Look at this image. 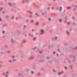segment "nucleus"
<instances>
[{
	"label": "nucleus",
	"instance_id": "f257e3e1",
	"mask_svg": "<svg viewBox=\"0 0 77 77\" xmlns=\"http://www.w3.org/2000/svg\"><path fill=\"white\" fill-rule=\"evenodd\" d=\"M11 60L12 62L13 63L16 62V60L15 59H11Z\"/></svg>",
	"mask_w": 77,
	"mask_h": 77
},
{
	"label": "nucleus",
	"instance_id": "f03ea898",
	"mask_svg": "<svg viewBox=\"0 0 77 77\" xmlns=\"http://www.w3.org/2000/svg\"><path fill=\"white\" fill-rule=\"evenodd\" d=\"M11 57L12 59H15L16 58V56L15 55H12Z\"/></svg>",
	"mask_w": 77,
	"mask_h": 77
},
{
	"label": "nucleus",
	"instance_id": "7ed1b4c3",
	"mask_svg": "<svg viewBox=\"0 0 77 77\" xmlns=\"http://www.w3.org/2000/svg\"><path fill=\"white\" fill-rule=\"evenodd\" d=\"M8 63H11L12 61V59H10V60H8Z\"/></svg>",
	"mask_w": 77,
	"mask_h": 77
},
{
	"label": "nucleus",
	"instance_id": "20e7f679",
	"mask_svg": "<svg viewBox=\"0 0 77 77\" xmlns=\"http://www.w3.org/2000/svg\"><path fill=\"white\" fill-rule=\"evenodd\" d=\"M63 72L62 71L61 72H58V74L59 75H61V74H63Z\"/></svg>",
	"mask_w": 77,
	"mask_h": 77
},
{
	"label": "nucleus",
	"instance_id": "39448f33",
	"mask_svg": "<svg viewBox=\"0 0 77 77\" xmlns=\"http://www.w3.org/2000/svg\"><path fill=\"white\" fill-rule=\"evenodd\" d=\"M49 63L50 64H51L52 63H53L52 61L51 60H50L49 62Z\"/></svg>",
	"mask_w": 77,
	"mask_h": 77
},
{
	"label": "nucleus",
	"instance_id": "423d86ee",
	"mask_svg": "<svg viewBox=\"0 0 77 77\" xmlns=\"http://www.w3.org/2000/svg\"><path fill=\"white\" fill-rule=\"evenodd\" d=\"M28 14H32V12H31L30 11H28Z\"/></svg>",
	"mask_w": 77,
	"mask_h": 77
},
{
	"label": "nucleus",
	"instance_id": "0eeeda50",
	"mask_svg": "<svg viewBox=\"0 0 77 77\" xmlns=\"http://www.w3.org/2000/svg\"><path fill=\"white\" fill-rule=\"evenodd\" d=\"M3 26H3V27H6V26H8V25L7 24H4V25Z\"/></svg>",
	"mask_w": 77,
	"mask_h": 77
},
{
	"label": "nucleus",
	"instance_id": "6e6552de",
	"mask_svg": "<svg viewBox=\"0 0 77 77\" xmlns=\"http://www.w3.org/2000/svg\"><path fill=\"white\" fill-rule=\"evenodd\" d=\"M43 33H44V30H42L41 32V34H42Z\"/></svg>",
	"mask_w": 77,
	"mask_h": 77
},
{
	"label": "nucleus",
	"instance_id": "1a4fd4ad",
	"mask_svg": "<svg viewBox=\"0 0 77 77\" xmlns=\"http://www.w3.org/2000/svg\"><path fill=\"white\" fill-rule=\"evenodd\" d=\"M42 62V61H41V60H39L38 61V63H41V62Z\"/></svg>",
	"mask_w": 77,
	"mask_h": 77
},
{
	"label": "nucleus",
	"instance_id": "9d476101",
	"mask_svg": "<svg viewBox=\"0 0 77 77\" xmlns=\"http://www.w3.org/2000/svg\"><path fill=\"white\" fill-rule=\"evenodd\" d=\"M59 22H60H60H62V20H61L60 19H59Z\"/></svg>",
	"mask_w": 77,
	"mask_h": 77
},
{
	"label": "nucleus",
	"instance_id": "9b49d317",
	"mask_svg": "<svg viewBox=\"0 0 77 77\" xmlns=\"http://www.w3.org/2000/svg\"><path fill=\"white\" fill-rule=\"evenodd\" d=\"M54 40H56L57 39V37H56L54 38Z\"/></svg>",
	"mask_w": 77,
	"mask_h": 77
},
{
	"label": "nucleus",
	"instance_id": "f8f14e48",
	"mask_svg": "<svg viewBox=\"0 0 77 77\" xmlns=\"http://www.w3.org/2000/svg\"><path fill=\"white\" fill-rule=\"evenodd\" d=\"M57 70H59L60 69V67H57Z\"/></svg>",
	"mask_w": 77,
	"mask_h": 77
},
{
	"label": "nucleus",
	"instance_id": "ddd939ff",
	"mask_svg": "<svg viewBox=\"0 0 77 77\" xmlns=\"http://www.w3.org/2000/svg\"><path fill=\"white\" fill-rule=\"evenodd\" d=\"M35 15L36 16V17H38V16H39V15H38V14H35Z\"/></svg>",
	"mask_w": 77,
	"mask_h": 77
},
{
	"label": "nucleus",
	"instance_id": "4468645a",
	"mask_svg": "<svg viewBox=\"0 0 77 77\" xmlns=\"http://www.w3.org/2000/svg\"><path fill=\"white\" fill-rule=\"evenodd\" d=\"M53 72H56V71L54 69H53Z\"/></svg>",
	"mask_w": 77,
	"mask_h": 77
},
{
	"label": "nucleus",
	"instance_id": "2eb2a0df",
	"mask_svg": "<svg viewBox=\"0 0 77 77\" xmlns=\"http://www.w3.org/2000/svg\"><path fill=\"white\" fill-rule=\"evenodd\" d=\"M2 21V18L0 17V21Z\"/></svg>",
	"mask_w": 77,
	"mask_h": 77
},
{
	"label": "nucleus",
	"instance_id": "dca6fc26",
	"mask_svg": "<svg viewBox=\"0 0 77 77\" xmlns=\"http://www.w3.org/2000/svg\"><path fill=\"white\" fill-rule=\"evenodd\" d=\"M67 9H70V7H67Z\"/></svg>",
	"mask_w": 77,
	"mask_h": 77
},
{
	"label": "nucleus",
	"instance_id": "f3484780",
	"mask_svg": "<svg viewBox=\"0 0 77 77\" xmlns=\"http://www.w3.org/2000/svg\"><path fill=\"white\" fill-rule=\"evenodd\" d=\"M6 17L7 18H9V16H6Z\"/></svg>",
	"mask_w": 77,
	"mask_h": 77
},
{
	"label": "nucleus",
	"instance_id": "a211bd4d",
	"mask_svg": "<svg viewBox=\"0 0 77 77\" xmlns=\"http://www.w3.org/2000/svg\"><path fill=\"white\" fill-rule=\"evenodd\" d=\"M64 68H65V69H67V67H66V66H65V67H64Z\"/></svg>",
	"mask_w": 77,
	"mask_h": 77
},
{
	"label": "nucleus",
	"instance_id": "6ab92c4d",
	"mask_svg": "<svg viewBox=\"0 0 77 77\" xmlns=\"http://www.w3.org/2000/svg\"><path fill=\"white\" fill-rule=\"evenodd\" d=\"M8 74H5V77H8Z\"/></svg>",
	"mask_w": 77,
	"mask_h": 77
},
{
	"label": "nucleus",
	"instance_id": "aec40b11",
	"mask_svg": "<svg viewBox=\"0 0 77 77\" xmlns=\"http://www.w3.org/2000/svg\"><path fill=\"white\" fill-rule=\"evenodd\" d=\"M60 11H62V7H60Z\"/></svg>",
	"mask_w": 77,
	"mask_h": 77
},
{
	"label": "nucleus",
	"instance_id": "412c9836",
	"mask_svg": "<svg viewBox=\"0 0 77 77\" xmlns=\"http://www.w3.org/2000/svg\"><path fill=\"white\" fill-rule=\"evenodd\" d=\"M55 53H56V52L55 51H54L53 52V54H55Z\"/></svg>",
	"mask_w": 77,
	"mask_h": 77
},
{
	"label": "nucleus",
	"instance_id": "4be33fe9",
	"mask_svg": "<svg viewBox=\"0 0 77 77\" xmlns=\"http://www.w3.org/2000/svg\"><path fill=\"white\" fill-rule=\"evenodd\" d=\"M36 25H38L39 24V23H36Z\"/></svg>",
	"mask_w": 77,
	"mask_h": 77
},
{
	"label": "nucleus",
	"instance_id": "5701e85b",
	"mask_svg": "<svg viewBox=\"0 0 77 77\" xmlns=\"http://www.w3.org/2000/svg\"><path fill=\"white\" fill-rule=\"evenodd\" d=\"M8 54H9V53H10V51H8Z\"/></svg>",
	"mask_w": 77,
	"mask_h": 77
},
{
	"label": "nucleus",
	"instance_id": "b1692460",
	"mask_svg": "<svg viewBox=\"0 0 77 77\" xmlns=\"http://www.w3.org/2000/svg\"><path fill=\"white\" fill-rule=\"evenodd\" d=\"M50 45L48 46V47L49 48H50Z\"/></svg>",
	"mask_w": 77,
	"mask_h": 77
},
{
	"label": "nucleus",
	"instance_id": "393cba45",
	"mask_svg": "<svg viewBox=\"0 0 77 77\" xmlns=\"http://www.w3.org/2000/svg\"><path fill=\"white\" fill-rule=\"evenodd\" d=\"M48 10H49V9H50V8L49 7H48Z\"/></svg>",
	"mask_w": 77,
	"mask_h": 77
},
{
	"label": "nucleus",
	"instance_id": "a878e982",
	"mask_svg": "<svg viewBox=\"0 0 77 77\" xmlns=\"http://www.w3.org/2000/svg\"><path fill=\"white\" fill-rule=\"evenodd\" d=\"M36 38H34V41H35V39Z\"/></svg>",
	"mask_w": 77,
	"mask_h": 77
},
{
	"label": "nucleus",
	"instance_id": "bb28decb",
	"mask_svg": "<svg viewBox=\"0 0 77 77\" xmlns=\"http://www.w3.org/2000/svg\"><path fill=\"white\" fill-rule=\"evenodd\" d=\"M2 32H3V33H5V31H3Z\"/></svg>",
	"mask_w": 77,
	"mask_h": 77
},
{
	"label": "nucleus",
	"instance_id": "cd10ccee",
	"mask_svg": "<svg viewBox=\"0 0 77 77\" xmlns=\"http://www.w3.org/2000/svg\"><path fill=\"white\" fill-rule=\"evenodd\" d=\"M31 73L32 74H33V72H32Z\"/></svg>",
	"mask_w": 77,
	"mask_h": 77
},
{
	"label": "nucleus",
	"instance_id": "c85d7f7f",
	"mask_svg": "<svg viewBox=\"0 0 77 77\" xmlns=\"http://www.w3.org/2000/svg\"><path fill=\"white\" fill-rule=\"evenodd\" d=\"M7 74H8V72H7Z\"/></svg>",
	"mask_w": 77,
	"mask_h": 77
},
{
	"label": "nucleus",
	"instance_id": "c756f323",
	"mask_svg": "<svg viewBox=\"0 0 77 77\" xmlns=\"http://www.w3.org/2000/svg\"><path fill=\"white\" fill-rule=\"evenodd\" d=\"M75 7H77V5H75Z\"/></svg>",
	"mask_w": 77,
	"mask_h": 77
},
{
	"label": "nucleus",
	"instance_id": "7c9ffc66",
	"mask_svg": "<svg viewBox=\"0 0 77 77\" xmlns=\"http://www.w3.org/2000/svg\"><path fill=\"white\" fill-rule=\"evenodd\" d=\"M49 21H50V19H49Z\"/></svg>",
	"mask_w": 77,
	"mask_h": 77
},
{
	"label": "nucleus",
	"instance_id": "2f4dec72",
	"mask_svg": "<svg viewBox=\"0 0 77 77\" xmlns=\"http://www.w3.org/2000/svg\"><path fill=\"white\" fill-rule=\"evenodd\" d=\"M34 30H33V29L32 30V31H34Z\"/></svg>",
	"mask_w": 77,
	"mask_h": 77
},
{
	"label": "nucleus",
	"instance_id": "473e14b6",
	"mask_svg": "<svg viewBox=\"0 0 77 77\" xmlns=\"http://www.w3.org/2000/svg\"><path fill=\"white\" fill-rule=\"evenodd\" d=\"M52 8V9H53V7H52V8Z\"/></svg>",
	"mask_w": 77,
	"mask_h": 77
},
{
	"label": "nucleus",
	"instance_id": "72a5a7b5",
	"mask_svg": "<svg viewBox=\"0 0 77 77\" xmlns=\"http://www.w3.org/2000/svg\"><path fill=\"white\" fill-rule=\"evenodd\" d=\"M65 22H66V20H65Z\"/></svg>",
	"mask_w": 77,
	"mask_h": 77
},
{
	"label": "nucleus",
	"instance_id": "f704fd0d",
	"mask_svg": "<svg viewBox=\"0 0 77 77\" xmlns=\"http://www.w3.org/2000/svg\"><path fill=\"white\" fill-rule=\"evenodd\" d=\"M53 46H54V45H53Z\"/></svg>",
	"mask_w": 77,
	"mask_h": 77
},
{
	"label": "nucleus",
	"instance_id": "c9c22d12",
	"mask_svg": "<svg viewBox=\"0 0 77 77\" xmlns=\"http://www.w3.org/2000/svg\"><path fill=\"white\" fill-rule=\"evenodd\" d=\"M31 22H32H32H33V21H31Z\"/></svg>",
	"mask_w": 77,
	"mask_h": 77
},
{
	"label": "nucleus",
	"instance_id": "e433bc0d",
	"mask_svg": "<svg viewBox=\"0 0 77 77\" xmlns=\"http://www.w3.org/2000/svg\"><path fill=\"white\" fill-rule=\"evenodd\" d=\"M51 48H52V47H51Z\"/></svg>",
	"mask_w": 77,
	"mask_h": 77
}]
</instances>
